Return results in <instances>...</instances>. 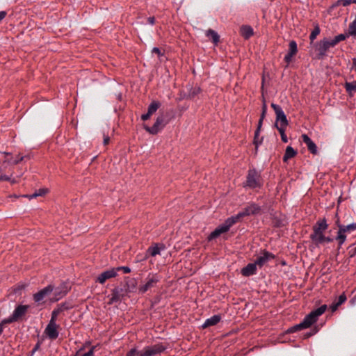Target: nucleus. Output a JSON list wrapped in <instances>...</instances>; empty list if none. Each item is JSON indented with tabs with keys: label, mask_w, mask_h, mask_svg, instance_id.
<instances>
[{
	"label": "nucleus",
	"mask_w": 356,
	"mask_h": 356,
	"mask_svg": "<svg viewBox=\"0 0 356 356\" xmlns=\"http://www.w3.org/2000/svg\"><path fill=\"white\" fill-rule=\"evenodd\" d=\"M289 51L286 54V55L284 56V61L289 65L293 57L297 54L298 52V47H297V43L294 40H291L289 42Z\"/></svg>",
	"instance_id": "4468645a"
},
{
	"label": "nucleus",
	"mask_w": 356,
	"mask_h": 356,
	"mask_svg": "<svg viewBox=\"0 0 356 356\" xmlns=\"http://www.w3.org/2000/svg\"><path fill=\"white\" fill-rule=\"evenodd\" d=\"M347 298L346 296L344 293H342L339 296L337 300H336L331 305L330 309L332 312H335L338 307L341 305L343 303H344L346 300Z\"/></svg>",
	"instance_id": "412c9836"
},
{
	"label": "nucleus",
	"mask_w": 356,
	"mask_h": 356,
	"mask_svg": "<svg viewBox=\"0 0 356 356\" xmlns=\"http://www.w3.org/2000/svg\"><path fill=\"white\" fill-rule=\"evenodd\" d=\"M10 178L6 175H0V181H9Z\"/></svg>",
	"instance_id": "603ef678"
},
{
	"label": "nucleus",
	"mask_w": 356,
	"mask_h": 356,
	"mask_svg": "<svg viewBox=\"0 0 356 356\" xmlns=\"http://www.w3.org/2000/svg\"><path fill=\"white\" fill-rule=\"evenodd\" d=\"M138 352L136 348H132L127 353L126 356H138Z\"/></svg>",
	"instance_id": "c03bdc74"
},
{
	"label": "nucleus",
	"mask_w": 356,
	"mask_h": 356,
	"mask_svg": "<svg viewBox=\"0 0 356 356\" xmlns=\"http://www.w3.org/2000/svg\"><path fill=\"white\" fill-rule=\"evenodd\" d=\"M303 143L307 145L309 151L314 154L317 152V147L316 144L311 140V138L306 134L302 136Z\"/></svg>",
	"instance_id": "f3484780"
},
{
	"label": "nucleus",
	"mask_w": 356,
	"mask_h": 356,
	"mask_svg": "<svg viewBox=\"0 0 356 356\" xmlns=\"http://www.w3.org/2000/svg\"><path fill=\"white\" fill-rule=\"evenodd\" d=\"M320 32H321V29H320L319 26L318 25H316L309 35L310 43L312 45L314 43V40L316 39L317 35H319Z\"/></svg>",
	"instance_id": "7c9ffc66"
},
{
	"label": "nucleus",
	"mask_w": 356,
	"mask_h": 356,
	"mask_svg": "<svg viewBox=\"0 0 356 356\" xmlns=\"http://www.w3.org/2000/svg\"><path fill=\"white\" fill-rule=\"evenodd\" d=\"M45 193V190L42 189V190H40L39 193H33L32 195H31L29 196V198L30 199H32L33 197H36L38 196H40V195H42L43 194Z\"/></svg>",
	"instance_id": "79ce46f5"
},
{
	"label": "nucleus",
	"mask_w": 356,
	"mask_h": 356,
	"mask_svg": "<svg viewBox=\"0 0 356 356\" xmlns=\"http://www.w3.org/2000/svg\"><path fill=\"white\" fill-rule=\"evenodd\" d=\"M24 159V156H20L19 154L16 159L13 160V161H8V162L12 163L13 164H17L20 161H23Z\"/></svg>",
	"instance_id": "49530a36"
},
{
	"label": "nucleus",
	"mask_w": 356,
	"mask_h": 356,
	"mask_svg": "<svg viewBox=\"0 0 356 356\" xmlns=\"http://www.w3.org/2000/svg\"><path fill=\"white\" fill-rule=\"evenodd\" d=\"M29 305H19L14 309L13 314L8 318L3 319V323H14L19 321L27 313Z\"/></svg>",
	"instance_id": "423d86ee"
},
{
	"label": "nucleus",
	"mask_w": 356,
	"mask_h": 356,
	"mask_svg": "<svg viewBox=\"0 0 356 356\" xmlns=\"http://www.w3.org/2000/svg\"><path fill=\"white\" fill-rule=\"evenodd\" d=\"M154 20H155V18L154 17H149L148 18V22L150 24H154Z\"/></svg>",
	"instance_id": "6e6d98bb"
},
{
	"label": "nucleus",
	"mask_w": 356,
	"mask_h": 356,
	"mask_svg": "<svg viewBox=\"0 0 356 356\" xmlns=\"http://www.w3.org/2000/svg\"><path fill=\"white\" fill-rule=\"evenodd\" d=\"M88 344H89V343H85V345H84L82 348H81L79 350L78 353H80L81 351H82V350L84 349V348H85L86 346H88Z\"/></svg>",
	"instance_id": "052dcab7"
},
{
	"label": "nucleus",
	"mask_w": 356,
	"mask_h": 356,
	"mask_svg": "<svg viewBox=\"0 0 356 356\" xmlns=\"http://www.w3.org/2000/svg\"><path fill=\"white\" fill-rule=\"evenodd\" d=\"M9 323H3V320L0 323V335L2 334L3 331V325L5 324H8Z\"/></svg>",
	"instance_id": "864d4df0"
},
{
	"label": "nucleus",
	"mask_w": 356,
	"mask_h": 356,
	"mask_svg": "<svg viewBox=\"0 0 356 356\" xmlns=\"http://www.w3.org/2000/svg\"><path fill=\"white\" fill-rule=\"evenodd\" d=\"M335 225L338 227L336 240L338 241L339 248H340L346 240V234H350L356 230V222L343 225L340 223L339 219L338 218L335 222Z\"/></svg>",
	"instance_id": "20e7f679"
},
{
	"label": "nucleus",
	"mask_w": 356,
	"mask_h": 356,
	"mask_svg": "<svg viewBox=\"0 0 356 356\" xmlns=\"http://www.w3.org/2000/svg\"><path fill=\"white\" fill-rule=\"evenodd\" d=\"M266 112H267V106L265 103H264V104L262 106L261 114L259 122H258V125L259 127H261V126H262L263 120L265 118Z\"/></svg>",
	"instance_id": "c9c22d12"
},
{
	"label": "nucleus",
	"mask_w": 356,
	"mask_h": 356,
	"mask_svg": "<svg viewBox=\"0 0 356 356\" xmlns=\"http://www.w3.org/2000/svg\"><path fill=\"white\" fill-rule=\"evenodd\" d=\"M257 272V266L254 262L249 263L246 266L241 269V274L245 277H250L256 275Z\"/></svg>",
	"instance_id": "2eb2a0df"
},
{
	"label": "nucleus",
	"mask_w": 356,
	"mask_h": 356,
	"mask_svg": "<svg viewBox=\"0 0 356 356\" xmlns=\"http://www.w3.org/2000/svg\"><path fill=\"white\" fill-rule=\"evenodd\" d=\"M333 238L324 236V243H331L332 242Z\"/></svg>",
	"instance_id": "5fc2aeb1"
},
{
	"label": "nucleus",
	"mask_w": 356,
	"mask_h": 356,
	"mask_svg": "<svg viewBox=\"0 0 356 356\" xmlns=\"http://www.w3.org/2000/svg\"><path fill=\"white\" fill-rule=\"evenodd\" d=\"M220 319H221L220 316L214 315V316H211V318H207L202 327V328L204 329V328H207L210 326L216 325L218 323L220 322Z\"/></svg>",
	"instance_id": "6ab92c4d"
},
{
	"label": "nucleus",
	"mask_w": 356,
	"mask_h": 356,
	"mask_svg": "<svg viewBox=\"0 0 356 356\" xmlns=\"http://www.w3.org/2000/svg\"><path fill=\"white\" fill-rule=\"evenodd\" d=\"M143 127L148 133L151 134H156V122L150 127L146 124H144Z\"/></svg>",
	"instance_id": "4c0bfd02"
},
{
	"label": "nucleus",
	"mask_w": 356,
	"mask_h": 356,
	"mask_svg": "<svg viewBox=\"0 0 356 356\" xmlns=\"http://www.w3.org/2000/svg\"><path fill=\"white\" fill-rule=\"evenodd\" d=\"M243 186L244 188L250 189L261 188L263 186V179L260 172L254 168L250 169L246 176V181Z\"/></svg>",
	"instance_id": "7ed1b4c3"
},
{
	"label": "nucleus",
	"mask_w": 356,
	"mask_h": 356,
	"mask_svg": "<svg viewBox=\"0 0 356 356\" xmlns=\"http://www.w3.org/2000/svg\"><path fill=\"white\" fill-rule=\"evenodd\" d=\"M152 284H153V280H149L142 288H141V291L143 292H145L147 291L149 287H151L152 286Z\"/></svg>",
	"instance_id": "a19ab883"
},
{
	"label": "nucleus",
	"mask_w": 356,
	"mask_h": 356,
	"mask_svg": "<svg viewBox=\"0 0 356 356\" xmlns=\"http://www.w3.org/2000/svg\"><path fill=\"white\" fill-rule=\"evenodd\" d=\"M70 286L66 282H63L58 287H54V295L56 300H58L65 296L70 291Z\"/></svg>",
	"instance_id": "9b49d317"
},
{
	"label": "nucleus",
	"mask_w": 356,
	"mask_h": 356,
	"mask_svg": "<svg viewBox=\"0 0 356 356\" xmlns=\"http://www.w3.org/2000/svg\"><path fill=\"white\" fill-rule=\"evenodd\" d=\"M156 52H157V56H159L161 54V51L158 48H157Z\"/></svg>",
	"instance_id": "680f3d73"
},
{
	"label": "nucleus",
	"mask_w": 356,
	"mask_h": 356,
	"mask_svg": "<svg viewBox=\"0 0 356 356\" xmlns=\"http://www.w3.org/2000/svg\"><path fill=\"white\" fill-rule=\"evenodd\" d=\"M127 294L126 289H124L122 286H117L114 288L111 291V298L108 302V305H113L120 302L122 298Z\"/></svg>",
	"instance_id": "1a4fd4ad"
},
{
	"label": "nucleus",
	"mask_w": 356,
	"mask_h": 356,
	"mask_svg": "<svg viewBox=\"0 0 356 356\" xmlns=\"http://www.w3.org/2000/svg\"><path fill=\"white\" fill-rule=\"evenodd\" d=\"M116 276V269L113 268L99 274L97 278V282L100 284H104L107 280L115 277Z\"/></svg>",
	"instance_id": "ddd939ff"
},
{
	"label": "nucleus",
	"mask_w": 356,
	"mask_h": 356,
	"mask_svg": "<svg viewBox=\"0 0 356 356\" xmlns=\"http://www.w3.org/2000/svg\"><path fill=\"white\" fill-rule=\"evenodd\" d=\"M136 281L133 279L127 280L122 286V288L126 289L127 293L133 292L136 289Z\"/></svg>",
	"instance_id": "b1692460"
},
{
	"label": "nucleus",
	"mask_w": 356,
	"mask_h": 356,
	"mask_svg": "<svg viewBox=\"0 0 356 356\" xmlns=\"http://www.w3.org/2000/svg\"><path fill=\"white\" fill-rule=\"evenodd\" d=\"M200 92H201V89L200 87H198V86L191 87L188 89V97L190 99H194L200 93Z\"/></svg>",
	"instance_id": "cd10ccee"
},
{
	"label": "nucleus",
	"mask_w": 356,
	"mask_h": 356,
	"mask_svg": "<svg viewBox=\"0 0 356 356\" xmlns=\"http://www.w3.org/2000/svg\"><path fill=\"white\" fill-rule=\"evenodd\" d=\"M115 269H116L117 274L119 270H122L124 273H129L131 272V269L128 266H120L115 268Z\"/></svg>",
	"instance_id": "ea45409f"
},
{
	"label": "nucleus",
	"mask_w": 356,
	"mask_h": 356,
	"mask_svg": "<svg viewBox=\"0 0 356 356\" xmlns=\"http://www.w3.org/2000/svg\"><path fill=\"white\" fill-rule=\"evenodd\" d=\"M275 126L277 129V130L279 131V132L280 134L282 140L284 143H287L288 138H287L286 135L285 134V128L286 127H279V125H277V123H275Z\"/></svg>",
	"instance_id": "473e14b6"
},
{
	"label": "nucleus",
	"mask_w": 356,
	"mask_h": 356,
	"mask_svg": "<svg viewBox=\"0 0 356 356\" xmlns=\"http://www.w3.org/2000/svg\"><path fill=\"white\" fill-rule=\"evenodd\" d=\"M6 11H0V22L2 21L6 17Z\"/></svg>",
	"instance_id": "3c124183"
},
{
	"label": "nucleus",
	"mask_w": 356,
	"mask_h": 356,
	"mask_svg": "<svg viewBox=\"0 0 356 356\" xmlns=\"http://www.w3.org/2000/svg\"><path fill=\"white\" fill-rule=\"evenodd\" d=\"M324 234H311L310 238L316 246H318L324 243Z\"/></svg>",
	"instance_id": "5701e85b"
},
{
	"label": "nucleus",
	"mask_w": 356,
	"mask_h": 356,
	"mask_svg": "<svg viewBox=\"0 0 356 356\" xmlns=\"http://www.w3.org/2000/svg\"><path fill=\"white\" fill-rule=\"evenodd\" d=\"M95 346L91 347V348L87 353L80 355V356H94Z\"/></svg>",
	"instance_id": "37998d69"
},
{
	"label": "nucleus",
	"mask_w": 356,
	"mask_h": 356,
	"mask_svg": "<svg viewBox=\"0 0 356 356\" xmlns=\"http://www.w3.org/2000/svg\"><path fill=\"white\" fill-rule=\"evenodd\" d=\"M40 342H38L33 348V350H31V352L29 353V356H33L35 353L40 348Z\"/></svg>",
	"instance_id": "a18cd8bd"
},
{
	"label": "nucleus",
	"mask_w": 356,
	"mask_h": 356,
	"mask_svg": "<svg viewBox=\"0 0 356 356\" xmlns=\"http://www.w3.org/2000/svg\"><path fill=\"white\" fill-rule=\"evenodd\" d=\"M165 349V346H163L162 343L157 342V353H160L163 352Z\"/></svg>",
	"instance_id": "de8ad7c7"
},
{
	"label": "nucleus",
	"mask_w": 356,
	"mask_h": 356,
	"mask_svg": "<svg viewBox=\"0 0 356 356\" xmlns=\"http://www.w3.org/2000/svg\"><path fill=\"white\" fill-rule=\"evenodd\" d=\"M261 211V207L255 203H251L246 207L243 208L236 215L228 218L223 224L219 225L213 232L208 236V241H211L222 234L227 232L230 227L236 222H239L243 218L250 215H257Z\"/></svg>",
	"instance_id": "f257e3e1"
},
{
	"label": "nucleus",
	"mask_w": 356,
	"mask_h": 356,
	"mask_svg": "<svg viewBox=\"0 0 356 356\" xmlns=\"http://www.w3.org/2000/svg\"><path fill=\"white\" fill-rule=\"evenodd\" d=\"M64 309L63 307H60L57 309H54L53 312H51V319L49 323H56V318L58 315Z\"/></svg>",
	"instance_id": "c85d7f7f"
},
{
	"label": "nucleus",
	"mask_w": 356,
	"mask_h": 356,
	"mask_svg": "<svg viewBox=\"0 0 356 356\" xmlns=\"http://www.w3.org/2000/svg\"><path fill=\"white\" fill-rule=\"evenodd\" d=\"M353 83H355V86H356V81H354V82H353Z\"/></svg>",
	"instance_id": "69168bd1"
},
{
	"label": "nucleus",
	"mask_w": 356,
	"mask_h": 356,
	"mask_svg": "<svg viewBox=\"0 0 356 356\" xmlns=\"http://www.w3.org/2000/svg\"><path fill=\"white\" fill-rule=\"evenodd\" d=\"M152 53H156V47H154L152 50Z\"/></svg>",
	"instance_id": "e2e57ef3"
},
{
	"label": "nucleus",
	"mask_w": 356,
	"mask_h": 356,
	"mask_svg": "<svg viewBox=\"0 0 356 356\" xmlns=\"http://www.w3.org/2000/svg\"><path fill=\"white\" fill-rule=\"evenodd\" d=\"M345 88L350 95H353V93L356 92V86L355 83H353V82H346L345 83Z\"/></svg>",
	"instance_id": "2f4dec72"
},
{
	"label": "nucleus",
	"mask_w": 356,
	"mask_h": 356,
	"mask_svg": "<svg viewBox=\"0 0 356 356\" xmlns=\"http://www.w3.org/2000/svg\"><path fill=\"white\" fill-rule=\"evenodd\" d=\"M168 122V118L159 117L157 118V131L160 127H163Z\"/></svg>",
	"instance_id": "f704fd0d"
},
{
	"label": "nucleus",
	"mask_w": 356,
	"mask_h": 356,
	"mask_svg": "<svg viewBox=\"0 0 356 356\" xmlns=\"http://www.w3.org/2000/svg\"><path fill=\"white\" fill-rule=\"evenodd\" d=\"M351 3H353L352 0H338L335 2L334 4H333V7L341 6V5L343 6H347Z\"/></svg>",
	"instance_id": "e433bc0d"
},
{
	"label": "nucleus",
	"mask_w": 356,
	"mask_h": 356,
	"mask_svg": "<svg viewBox=\"0 0 356 356\" xmlns=\"http://www.w3.org/2000/svg\"><path fill=\"white\" fill-rule=\"evenodd\" d=\"M313 47L316 51V58L319 60L327 56L329 49L334 47L330 40L325 38L323 40L313 44Z\"/></svg>",
	"instance_id": "39448f33"
},
{
	"label": "nucleus",
	"mask_w": 356,
	"mask_h": 356,
	"mask_svg": "<svg viewBox=\"0 0 356 356\" xmlns=\"http://www.w3.org/2000/svg\"><path fill=\"white\" fill-rule=\"evenodd\" d=\"M58 325L56 323H48L44 330V333L47 334L49 339L55 340L58 338L59 335V332L58 331Z\"/></svg>",
	"instance_id": "f8f14e48"
},
{
	"label": "nucleus",
	"mask_w": 356,
	"mask_h": 356,
	"mask_svg": "<svg viewBox=\"0 0 356 356\" xmlns=\"http://www.w3.org/2000/svg\"><path fill=\"white\" fill-rule=\"evenodd\" d=\"M206 35L215 44H217L219 42V35L212 29H209L206 33Z\"/></svg>",
	"instance_id": "a878e982"
},
{
	"label": "nucleus",
	"mask_w": 356,
	"mask_h": 356,
	"mask_svg": "<svg viewBox=\"0 0 356 356\" xmlns=\"http://www.w3.org/2000/svg\"><path fill=\"white\" fill-rule=\"evenodd\" d=\"M275 255L266 250H261L257 254L256 259L254 260L255 264L259 268H261L264 266L266 265L268 262L275 259Z\"/></svg>",
	"instance_id": "0eeeda50"
},
{
	"label": "nucleus",
	"mask_w": 356,
	"mask_h": 356,
	"mask_svg": "<svg viewBox=\"0 0 356 356\" xmlns=\"http://www.w3.org/2000/svg\"><path fill=\"white\" fill-rule=\"evenodd\" d=\"M240 33L246 40L249 39L254 33L252 28L248 25H243L240 29Z\"/></svg>",
	"instance_id": "aec40b11"
},
{
	"label": "nucleus",
	"mask_w": 356,
	"mask_h": 356,
	"mask_svg": "<svg viewBox=\"0 0 356 356\" xmlns=\"http://www.w3.org/2000/svg\"><path fill=\"white\" fill-rule=\"evenodd\" d=\"M327 227L328 225L327 224L325 219L318 220L313 226V232L312 234H324V232L327 229Z\"/></svg>",
	"instance_id": "dca6fc26"
},
{
	"label": "nucleus",
	"mask_w": 356,
	"mask_h": 356,
	"mask_svg": "<svg viewBox=\"0 0 356 356\" xmlns=\"http://www.w3.org/2000/svg\"><path fill=\"white\" fill-rule=\"evenodd\" d=\"M326 309L327 305H323L320 307L312 311L304 318L303 321L300 323L296 325L292 328V331H298L309 327L318 320V317L321 316Z\"/></svg>",
	"instance_id": "f03ea898"
},
{
	"label": "nucleus",
	"mask_w": 356,
	"mask_h": 356,
	"mask_svg": "<svg viewBox=\"0 0 356 356\" xmlns=\"http://www.w3.org/2000/svg\"><path fill=\"white\" fill-rule=\"evenodd\" d=\"M316 332V330L315 332H309V333H307V334L305 335V337H307H307H311L312 335L314 334Z\"/></svg>",
	"instance_id": "bf43d9fd"
},
{
	"label": "nucleus",
	"mask_w": 356,
	"mask_h": 356,
	"mask_svg": "<svg viewBox=\"0 0 356 356\" xmlns=\"http://www.w3.org/2000/svg\"><path fill=\"white\" fill-rule=\"evenodd\" d=\"M54 291V286L49 284L46 287L43 288L38 292L33 294V300L36 303L42 302L48 295H49Z\"/></svg>",
	"instance_id": "9d476101"
},
{
	"label": "nucleus",
	"mask_w": 356,
	"mask_h": 356,
	"mask_svg": "<svg viewBox=\"0 0 356 356\" xmlns=\"http://www.w3.org/2000/svg\"><path fill=\"white\" fill-rule=\"evenodd\" d=\"M348 37V35L339 34L335 36L333 39L330 40L333 47H335L338 43L345 40Z\"/></svg>",
	"instance_id": "c756f323"
},
{
	"label": "nucleus",
	"mask_w": 356,
	"mask_h": 356,
	"mask_svg": "<svg viewBox=\"0 0 356 356\" xmlns=\"http://www.w3.org/2000/svg\"><path fill=\"white\" fill-rule=\"evenodd\" d=\"M352 69L356 72V58L353 59V67Z\"/></svg>",
	"instance_id": "4d7b16f0"
},
{
	"label": "nucleus",
	"mask_w": 356,
	"mask_h": 356,
	"mask_svg": "<svg viewBox=\"0 0 356 356\" xmlns=\"http://www.w3.org/2000/svg\"><path fill=\"white\" fill-rule=\"evenodd\" d=\"M352 2L356 3V0H352Z\"/></svg>",
	"instance_id": "0e129e2a"
},
{
	"label": "nucleus",
	"mask_w": 356,
	"mask_h": 356,
	"mask_svg": "<svg viewBox=\"0 0 356 356\" xmlns=\"http://www.w3.org/2000/svg\"><path fill=\"white\" fill-rule=\"evenodd\" d=\"M110 137L108 135H104V141L103 143L104 145H106L109 143Z\"/></svg>",
	"instance_id": "8fccbe9b"
},
{
	"label": "nucleus",
	"mask_w": 356,
	"mask_h": 356,
	"mask_svg": "<svg viewBox=\"0 0 356 356\" xmlns=\"http://www.w3.org/2000/svg\"><path fill=\"white\" fill-rule=\"evenodd\" d=\"M156 355V346H146L138 353V356H154Z\"/></svg>",
	"instance_id": "a211bd4d"
},
{
	"label": "nucleus",
	"mask_w": 356,
	"mask_h": 356,
	"mask_svg": "<svg viewBox=\"0 0 356 356\" xmlns=\"http://www.w3.org/2000/svg\"><path fill=\"white\" fill-rule=\"evenodd\" d=\"M297 154V152L291 146H288L286 149L283 161L286 162L289 159L293 158Z\"/></svg>",
	"instance_id": "393cba45"
},
{
	"label": "nucleus",
	"mask_w": 356,
	"mask_h": 356,
	"mask_svg": "<svg viewBox=\"0 0 356 356\" xmlns=\"http://www.w3.org/2000/svg\"><path fill=\"white\" fill-rule=\"evenodd\" d=\"M350 257H353L356 255V247L351 248L348 252Z\"/></svg>",
	"instance_id": "09e8293b"
},
{
	"label": "nucleus",
	"mask_w": 356,
	"mask_h": 356,
	"mask_svg": "<svg viewBox=\"0 0 356 356\" xmlns=\"http://www.w3.org/2000/svg\"><path fill=\"white\" fill-rule=\"evenodd\" d=\"M147 254L152 257L156 256V244L152 245L147 250Z\"/></svg>",
	"instance_id": "58836bf2"
},
{
	"label": "nucleus",
	"mask_w": 356,
	"mask_h": 356,
	"mask_svg": "<svg viewBox=\"0 0 356 356\" xmlns=\"http://www.w3.org/2000/svg\"><path fill=\"white\" fill-rule=\"evenodd\" d=\"M260 130H261V127H259V125H258L257 128V129L255 131L254 137V144L255 145L256 151L258 149V146L259 145H261L262 141H263V138L262 137L259 138Z\"/></svg>",
	"instance_id": "bb28decb"
},
{
	"label": "nucleus",
	"mask_w": 356,
	"mask_h": 356,
	"mask_svg": "<svg viewBox=\"0 0 356 356\" xmlns=\"http://www.w3.org/2000/svg\"><path fill=\"white\" fill-rule=\"evenodd\" d=\"M156 112V101H152L150 104L148 111L146 113L141 115V120L146 121L149 119L150 116Z\"/></svg>",
	"instance_id": "4be33fe9"
},
{
	"label": "nucleus",
	"mask_w": 356,
	"mask_h": 356,
	"mask_svg": "<svg viewBox=\"0 0 356 356\" xmlns=\"http://www.w3.org/2000/svg\"><path fill=\"white\" fill-rule=\"evenodd\" d=\"M163 247V245H159L158 243H157V248H156V250H157V254H159L160 252V250L162 249Z\"/></svg>",
	"instance_id": "13d9d810"
},
{
	"label": "nucleus",
	"mask_w": 356,
	"mask_h": 356,
	"mask_svg": "<svg viewBox=\"0 0 356 356\" xmlns=\"http://www.w3.org/2000/svg\"><path fill=\"white\" fill-rule=\"evenodd\" d=\"M348 35H352L356 38V19L349 24Z\"/></svg>",
	"instance_id": "72a5a7b5"
},
{
	"label": "nucleus",
	"mask_w": 356,
	"mask_h": 356,
	"mask_svg": "<svg viewBox=\"0 0 356 356\" xmlns=\"http://www.w3.org/2000/svg\"><path fill=\"white\" fill-rule=\"evenodd\" d=\"M271 107L274 110L276 115L275 123L277 124L280 123L279 127H286L289 124L288 120L281 106L276 104L272 103Z\"/></svg>",
	"instance_id": "6e6552de"
}]
</instances>
